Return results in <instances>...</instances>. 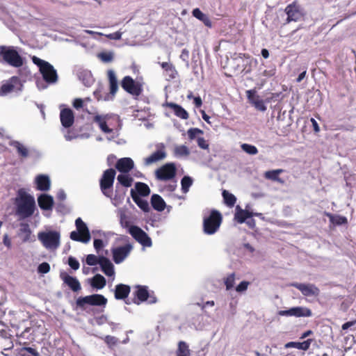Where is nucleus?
<instances>
[{"label": "nucleus", "instance_id": "f257e3e1", "mask_svg": "<svg viewBox=\"0 0 356 356\" xmlns=\"http://www.w3.org/2000/svg\"><path fill=\"white\" fill-rule=\"evenodd\" d=\"M16 206V214L21 218L31 217L35 209V202L34 197L29 194L24 189L18 191L15 200Z\"/></svg>", "mask_w": 356, "mask_h": 356}, {"label": "nucleus", "instance_id": "f03ea898", "mask_svg": "<svg viewBox=\"0 0 356 356\" xmlns=\"http://www.w3.org/2000/svg\"><path fill=\"white\" fill-rule=\"evenodd\" d=\"M0 62L12 67H19L23 65V58L13 46H0Z\"/></svg>", "mask_w": 356, "mask_h": 356}, {"label": "nucleus", "instance_id": "7ed1b4c3", "mask_svg": "<svg viewBox=\"0 0 356 356\" xmlns=\"http://www.w3.org/2000/svg\"><path fill=\"white\" fill-rule=\"evenodd\" d=\"M222 221V216L220 211L211 210L209 216L203 218V232L208 235L216 233Z\"/></svg>", "mask_w": 356, "mask_h": 356}, {"label": "nucleus", "instance_id": "20e7f679", "mask_svg": "<svg viewBox=\"0 0 356 356\" xmlns=\"http://www.w3.org/2000/svg\"><path fill=\"white\" fill-rule=\"evenodd\" d=\"M34 64H35L40 70L44 80L49 83H54L58 80L56 70L47 61L42 60L35 56L31 58Z\"/></svg>", "mask_w": 356, "mask_h": 356}, {"label": "nucleus", "instance_id": "39448f33", "mask_svg": "<svg viewBox=\"0 0 356 356\" xmlns=\"http://www.w3.org/2000/svg\"><path fill=\"white\" fill-rule=\"evenodd\" d=\"M107 299L101 294H92L84 297H79L76 300V309L86 310L87 305L105 306Z\"/></svg>", "mask_w": 356, "mask_h": 356}, {"label": "nucleus", "instance_id": "423d86ee", "mask_svg": "<svg viewBox=\"0 0 356 356\" xmlns=\"http://www.w3.org/2000/svg\"><path fill=\"white\" fill-rule=\"evenodd\" d=\"M76 231H72L70 233V238L74 241H79L86 243L90 240V234L86 224L81 218L75 220Z\"/></svg>", "mask_w": 356, "mask_h": 356}, {"label": "nucleus", "instance_id": "0eeeda50", "mask_svg": "<svg viewBox=\"0 0 356 356\" xmlns=\"http://www.w3.org/2000/svg\"><path fill=\"white\" fill-rule=\"evenodd\" d=\"M38 239L47 249L56 250L60 245V233L56 231L41 232L38 234Z\"/></svg>", "mask_w": 356, "mask_h": 356}, {"label": "nucleus", "instance_id": "6e6552de", "mask_svg": "<svg viewBox=\"0 0 356 356\" xmlns=\"http://www.w3.org/2000/svg\"><path fill=\"white\" fill-rule=\"evenodd\" d=\"M116 172L113 168L106 170L99 181L102 192L106 197H110L112 194L111 189L113 187Z\"/></svg>", "mask_w": 356, "mask_h": 356}, {"label": "nucleus", "instance_id": "1a4fd4ad", "mask_svg": "<svg viewBox=\"0 0 356 356\" xmlns=\"http://www.w3.org/2000/svg\"><path fill=\"white\" fill-rule=\"evenodd\" d=\"M177 169L174 163H167L159 168L155 171L156 179L160 181H168L176 176Z\"/></svg>", "mask_w": 356, "mask_h": 356}, {"label": "nucleus", "instance_id": "9d476101", "mask_svg": "<svg viewBox=\"0 0 356 356\" xmlns=\"http://www.w3.org/2000/svg\"><path fill=\"white\" fill-rule=\"evenodd\" d=\"M121 86L129 94L138 97L143 92V86L136 82L130 76H124L121 81Z\"/></svg>", "mask_w": 356, "mask_h": 356}, {"label": "nucleus", "instance_id": "9b49d317", "mask_svg": "<svg viewBox=\"0 0 356 356\" xmlns=\"http://www.w3.org/2000/svg\"><path fill=\"white\" fill-rule=\"evenodd\" d=\"M129 233L131 236L143 247H151L152 241L147 234L136 225H131L129 228Z\"/></svg>", "mask_w": 356, "mask_h": 356}, {"label": "nucleus", "instance_id": "f8f14e48", "mask_svg": "<svg viewBox=\"0 0 356 356\" xmlns=\"http://www.w3.org/2000/svg\"><path fill=\"white\" fill-rule=\"evenodd\" d=\"M167 156L165 147L163 144L156 146V149L152 152L149 156L143 159V163L146 166L151 165L154 163L159 162L165 159Z\"/></svg>", "mask_w": 356, "mask_h": 356}, {"label": "nucleus", "instance_id": "ddd939ff", "mask_svg": "<svg viewBox=\"0 0 356 356\" xmlns=\"http://www.w3.org/2000/svg\"><path fill=\"white\" fill-rule=\"evenodd\" d=\"M136 290L134 292V298L132 300V302L136 305H140L142 302L148 300L149 298H151L149 300L150 303L156 302V298L151 297L149 296L148 288L146 286L137 285L136 286Z\"/></svg>", "mask_w": 356, "mask_h": 356}, {"label": "nucleus", "instance_id": "4468645a", "mask_svg": "<svg viewBox=\"0 0 356 356\" xmlns=\"http://www.w3.org/2000/svg\"><path fill=\"white\" fill-rule=\"evenodd\" d=\"M287 15L286 22H298L303 17V13L300 6L296 2L289 4L284 10Z\"/></svg>", "mask_w": 356, "mask_h": 356}, {"label": "nucleus", "instance_id": "2eb2a0df", "mask_svg": "<svg viewBox=\"0 0 356 356\" xmlns=\"http://www.w3.org/2000/svg\"><path fill=\"white\" fill-rule=\"evenodd\" d=\"M292 286L298 289L303 296H318L320 293L319 289L313 284H303V283H292Z\"/></svg>", "mask_w": 356, "mask_h": 356}, {"label": "nucleus", "instance_id": "dca6fc26", "mask_svg": "<svg viewBox=\"0 0 356 356\" xmlns=\"http://www.w3.org/2000/svg\"><path fill=\"white\" fill-rule=\"evenodd\" d=\"M132 245L129 243L124 246L118 247L113 249V259L115 264H120L129 254L132 250Z\"/></svg>", "mask_w": 356, "mask_h": 356}, {"label": "nucleus", "instance_id": "f3484780", "mask_svg": "<svg viewBox=\"0 0 356 356\" xmlns=\"http://www.w3.org/2000/svg\"><path fill=\"white\" fill-rule=\"evenodd\" d=\"M60 120L61 124L65 128L71 127L74 122V114L71 108H65L60 112Z\"/></svg>", "mask_w": 356, "mask_h": 356}, {"label": "nucleus", "instance_id": "a211bd4d", "mask_svg": "<svg viewBox=\"0 0 356 356\" xmlns=\"http://www.w3.org/2000/svg\"><path fill=\"white\" fill-rule=\"evenodd\" d=\"M60 278L72 291L78 292L81 289V284L76 277L69 275L67 273H61Z\"/></svg>", "mask_w": 356, "mask_h": 356}, {"label": "nucleus", "instance_id": "6ab92c4d", "mask_svg": "<svg viewBox=\"0 0 356 356\" xmlns=\"http://www.w3.org/2000/svg\"><path fill=\"white\" fill-rule=\"evenodd\" d=\"M134 166V163L131 158L124 157L118 160L115 168L122 173H127L130 172Z\"/></svg>", "mask_w": 356, "mask_h": 356}, {"label": "nucleus", "instance_id": "aec40b11", "mask_svg": "<svg viewBox=\"0 0 356 356\" xmlns=\"http://www.w3.org/2000/svg\"><path fill=\"white\" fill-rule=\"evenodd\" d=\"M131 291V287L124 284H118L115 286L114 296L117 300H124L127 298Z\"/></svg>", "mask_w": 356, "mask_h": 356}, {"label": "nucleus", "instance_id": "412c9836", "mask_svg": "<svg viewBox=\"0 0 356 356\" xmlns=\"http://www.w3.org/2000/svg\"><path fill=\"white\" fill-rule=\"evenodd\" d=\"M38 203L42 210H51L54 206L53 197L47 194H42L38 198Z\"/></svg>", "mask_w": 356, "mask_h": 356}, {"label": "nucleus", "instance_id": "4be33fe9", "mask_svg": "<svg viewBox=\"0 0 356 356\" xmlns=\"http://www.w3.org/2000/svg\"><path fill=\"white\" fill-rule=\"evenodd\" d=\"M259 215L260 213H254L247 210L242 209L239 206H237L234 218L238 223H243L248 218Z\"/></svg>", "mask_w": 356, "mask_h": 356}, {"label": "nucleus", "instance_id": "5701e85b", "mask_svg": "<svg viewBox=\"0 0 356 356\" xmlns=\"http://www.w3.org/2000/svg\"><path fill=\"white\" fill-rule=\"evenodd\" d=\"M159 64L165 71V75L168 77V81L175 79L177 77L178 72L174 65L168 62H163Z\"/></svg>", "mask_w": 356, "mask_h": 356}, {"label": "nucleus", "instance_id": "b1692460", "mask_svg": "<svg viewBox=\"0 0 356 356\" xmlns=\"http://www.w3.org/2000/svg\"><path fill=\"white\" fill-rule=\"evenodd\" d=\"M166 106L174 111L177 117L183 120H187L189 118L188 112L180 105L173 102H167Z\"/></svg>", "mask_w": 356, "mask_h": 356}, {"label": "nucleus", "instance_id": "393cba45", "mask_svg": "<svg viewBox=\"0 0 356 356\" xmlns=\"http://www.w3.org/2000/svg\"><path fill=\"white\" fill-rule=\"evenodd\" d=\"M99 265L102 270L106 275L112 276L114 275V266L107 257L101 256Z\"/></svg>", "mask_w": 356, "mask_h": 356}, {"label": "nucleus", "instance_id": "a878e982", "mask_svg": "<svg viewBox=\"0 0 356 356\" xmlns=\"http://www.w3.org/2000/svg\"><path fill=\"white\" fill-rule=\"evenodd\" d=\"M37 188L41 191H47L50 188L51 182L49 177L44 175H40L35 179Z\"/></svg>", "mask_w": 356, "mask_h": 356}, {"label": "nucleus", "instance_id": "bb28decb", "mask_svg": "<svg viewBox=\"0 0 356 356\" xmlns=\"http://www.w3.org/2000/svg\"><path fill=\"white\" fill-rule=\"evenodd\" d=\"M131 196L134 202L138 205V207L143 210L144 212H148L149 211V203L147 200L142 199L134 189L131 190Z\"/></svg>", "mask_w": 356, "mask_h": 356}, {"label": "nucleus", "instance_id": "cd10ccee", "mask_svg": "<svg viewBox=\"0 0 356 356\" xmlns=\"http://www.w3.org/2000/svg\"><path fill=\"white\" fill-rule=\"evenodd\" d=\"M108 79L109 82L110 93L115 96L118 90V83L115 72L112 70L107 72Z\"/></svg>", "mask_w": 356, "mask_h": 356}, {"label": "nucleus", "instance_id": "c85d7f7f", "mask_svg": "<svg viewBox=\"0 0 356 356\" xmlns=\"http://www.w3.org/2000/svg\"><path fill=\"white\" fill-rule=\"evenodd\" d=\"M193 16L201 21L206 26L209 28L212 27V22L209 17L203 13L200 8H195L192 11Z\"/></svg>", "mask_w": 356, "mask_h": 356}, {"label": "nucleus", "instance_id": "c756f323", "mask_svg": "<svg viewBox=\"0 0 356 356\" xmlns=\"http://www.w3.org/2000/svg\"><path fill=\"white\" fill-rule=\"evenodd\" d=\"M151 204L154 209L158 211H163L166 207L163 199L157 194L152 195L151 197Z\"/></svg>", "mask_w": 356, "mask_h": 356}, {"label": "nucleus", "instance_id": "7c9ffc66", "mask_svg": "<svg viewBox=\"0 0 356 356\" xmlns=\"http://www.w3.org/2000/svg\"><path fill=\"white\" fill-rule=\"evenodd\" d=\"M31 230L29 225L27 223H21L19 229V236L22 238V242L26 243L31 240Z\"/></svg>", "mask_w": 356, "mask_h": 356}, {"label": "nucleus", "instance_id": "2f4dec72", "mask_svg": "<svg viewBox=\"0 0 356 356\" xmlns=\"http://www.w3.org/2000/svg\"><path fill=\"white\" fill-rule=\"evenodd\" d=\"M19 81V79L17 76H13L10 81L3 83L0 89V95H5L9 92L13 91L15 88V83H17Z\"/></svg>", "mask_w": 356, "mask_h": 356}, {"label": "nucleus", "instance_id": "473e14b6", "mask_svg": "<svg viewBox=\"0 0 356 356\" xmlns=\"http://www.w3.org/2000/svg\"><path fill=\"white\" fill-rule=\"evenodd\" d=\"M292 316L309 317L312 315L310 309L305 307H295L291 308Z\"/></svg>", "mask_w": 356, "mask_h": 356}, {"label": "nucleus", "instance_id": "72a5a7b5", "mask_svg": "<svg viewBox=\"0 0 356 356\" xmlns=\"http://www.w3.org/2000/svg\"><path fill=\"white\" fill-rule=\"evenodd\" d=\"M93 122L98 124L99 129L106 134H110L112 132V129H110L106 123V117L100 115H95Z\"/></svg>", "mask_w": 356, "mask_h": 356}, {"label": "nucleus", "instance_id": "f704fd0d", "mask_svg": "<svg viewBox=\"0 0 356 356\" xmlns=\"http://www.w3.org/2000/svg\"><path fill=\"white\" fill-rule=\"evenodd\" d=\"M311 342L312 339H307L302 342L291 341L286 343L284 346L286 348H295L298 350H307L309 349Z\"/></svg>", "mask_w": 356, "mask_h": 356}, {"label": "nucleus", "instance_id": "c9c22d12", "mask_svg": "<svg viewBox=\"0 0 356 356\" xmlns=\"http://www.w3.org/2000/svg\"><path fill=\"white\" fill-rule=\"evenodd\" d=\"M325 215L329 218L330 222L335 225H341L348 223V220L345 216L333 215L330 213H326Z\"/></svg>", "mask_w": 356, "mask_h": 356}, {"label": "nucleus", "instance_id": "e433bc0d", "mask_svg": "<svg viewBox=\"0 0 356 356\" xmlns=\"http://www.w3.org/2000/svg\"><path fill=\"white\" fill-rule=\"evenodd\" d=\"M106 284V279L104 276L100 274L95 275L91 281V286L93 288H96L97 289H101L105 286Z\"/></svg>", "mask_w": 356, "mask_h": 356}, {"label": "nucleus", "instance_id": "4c0bfd02", "mask_svg": "<svg viewBox=\"0 0 356 356\" xmlns=\"http://www.w3.org/2000/svg\"><path fill=\"white\" fill-rule=\"evenodd\" d=\"M176 356H191V350L185 341H179L175 352Z\"/></svg>", "mask_w": 356, "mask_h": 356}, {"label": "nucleus", "instance_id": "58836bf2", "mask_svg": "<svg viewBox=\"0 0 356 356\" xmlns=\"http://www.w3.org/2000/svg\"><path fill=\"white\" fill-rule=\"evenodd\" d=\"M283 172L282 169L269 170L265 172L264 176L268 179L282 183L283 181L279 177V175Z\"/></svg>", "mask_w": 356, "mask_h": 356}, {"label": "nucleus", "instance_id": "ea45409f", "mask_svg": "<svg viewBox=\"0 0 356 356\" xmlns=\"http://www.w3.org/2000/svg\"><path fill=\"white\" fill-rule=\"evenodd\" d=\"M10 145L16 148L18 154L23 158H26L29 156L28 149L21 144L19 141H13L10 143Z\"/></svg>", "mask_w": 356, "mask_h": 356}, {"label": "nucleus", "instance_id": "a19ab883", "mask_svg": "<svg viewBox=\"0 0 356 356\" xmlns=\"http://www.w3.org/2000/svg\"><path fill=\"white\" fill-rule=\"evenodd\" d=\"M222 195L224 200V202L227 206L229 207H232L234 206L236 202V198L233 194L230 193L226 190H224L222 191Z\"/></svg>", "mask_w": 356, "mask_h": 356}, {"label": "nucleus", "instance_id": "79ce46f5", "mask_svg": "<svg viewBox=\"0 0 356 356\" xmlns=\"http://www.w3.org/2000/svg\"><path fill=\"white\" fill-rule=\"evenodd\" d=\"M136 190L138 195L143 197L147 196L150 193V188L147 184L143 182H138L136 184Z\"/></svg>", "mask_w": 356, "mask_h": 356}, {"label": "nucleus", "instance_id": "37998d69", "mask_svg": "<svg viewBox=\"0 0 356 356\" xmlns=\"http://www.w3.org/2000/svg\"><path fill=\"white\" fill-rule=\"evenodd\" d=\"M19 354L20 356H39L40 354L38 350L31 347H23L19 351Z\"/></svg>", "mask_w": 356, "mask_h": 356}, {"label": "nucleus", "instance_id": "c03bdc74", "mask_svg": "<svg viewBox=\"0 0 356 356\" xmlns=\"http://www.w3.org/2000/svg\"><path fill=\"white\" fill-rule=\"evenodd\" d=\"M193 179L189 176H184L181 180V191L186 193L193 184Z\"/></svg>", "mask_w": 356, "mask_h": 356}, {"label": "nucleus", "instance_id": "a18cd8bd", "mask_svg": "<svg viewBox=\"0 0 356 356\" xmlns=\"http://www.w3.org/2000/svg\"><path fill=\"white\" fill-rule=\"evenodd\" d=\"M251 104L254 106L257 111H259L264 112L267 109L264 101L260 99L259 96H257L256 99L252 101Z\"/></svg>", "mask_w": 356, "mask_h": 356}, {"label": "nucleus", "instance_id": "49530a36", "mask_svg": "<svg viewBox=\"0 0 356 356\" xmlns=\"http://www.w3.org/2000/svg\"><path fill=\"white\" fill-rule=\"evenodd\" d=\"M117 179L119 183L125 187H130L133 182V179L127 175H119Z\"/></svg>", "mask_w": 356, "mask_h": 356}, {"label": "nucleus", "instance_id": "de8ad7c7", "mask_svg": "<svg viewBox=\"0 0 356 356\" xmlns=\"http://www.w3.org/2000/svg\"><path fill=\"white\" fill-rule=\"evenodd\" d=\"M175 154L179 156H186L190 154L188 148L185 145H179L175 148Z\"/></svg>", "mask_w": 356, "mask_h": 356}, {"label": "nucleus", "instance_id": "09e8293b", "mask_svg": "<svg viewBox=\"0 0 356 356\" xmlns=\"http://www.w3.org/2000/svg\"><path fill=\"white\" fill-rule=\"evenodd\" d=\"M241 149L250 155H255L258 153L257 148L252 145L243 143L241 145Z\"/></svg>", "mask_w": 356, "mask_h": 356}, {"label": "nucleus", "instance_id": "8fccbe9b", "mask_svg": "<svg viewBox=\"0 0 356 356\" xmlns=\"http://www.w3.org/2000/svg\"><path fill=\"white\" fill-rule=\"evenodd\" d=\"M104 341L110 348H112L113 346H116L119 342L118 338L111 335H106L104 338Z\"/></svg>", "mask_w": 356, "mask_h": 356}, {"label": "nucleus", "instance_id": "3c124183", "mask_svg": "<svg viewBox=\"0 0 356 356\" xmlns=\"http://www.w3.org/2000/svg\"><path fill=\"white\" fill-rule=\"evenodd\" d=\"M86 262L89 266H95L100 263V257H97L95 254H88L86 257Z\"/></svg>", "mask_w": 356, "mask_h": 356}, {"label": "nucleus", "instance_id": "603ef678", "mask_svg": "<svg viewBox=\"0 0 356 356\" xmlns=\"http://www.w3.org/2000/svg\"><path fill=\"white\" fill-rule=\"evenodd\" d=\"M235 281V273L229 274L225 280V284L227 290H230L234 284Z\"/></svg>", "mask_w": 356, "mask_h": 356}, {"label": "nucleus", "instance_id": "864d4df0", "mask_svg": "<svg viewBox=\"0 0 356 356\" xmlns=\"http://www.w3.org/2000/svg\"><path fill=\"white\" fill-rule=\"evenodd\" d=\"M187 134L189 139L193 140L197 134H202L203 131L198 128H191L188 130Z\"/></svg>", "mask_w": 356, "mask_h": 356}, {"label": "nucleus", "instance_id": "5fc2aeb1", "mask_svg": "<svg viewBox=\"0 0 356 356\" xmlns=\"http://www.w3.org/2000/svg\"><path fill=\"white\" fill-rule=\"evenodd\" d=\"M99 58L105 63L111 62L113 59V54L111 52H102L99 54Z\"/></svg>", "mask_w": 356, "mask_h": 356}, {"label": "nucleus", "instance_id": "6e6d98bb", "mask_svg": "<svg viewBox=\"0 0 356 356\" xmlns=\"http://www.w3.org/2000/svg\"><path fill=\"white\" fill-rule=\"evenodd\" d=\"M49 270H50V266L47 262H43V263L40 264L38 267V271L40 273L45 274V273H49Z\"/></svg>", "mask_w": 356, "mask_h": 356}, {"label": "nucleus", "instance_id": "4d7b16f0", "mask_svg": "<svg viewBox=\"0 0 356 356\" xmlns=\"http://www.w3.org/2000/svg\"><path fill=\"white\" fill-rule=\"evenodd\" d=\"M68 264L73 270H78L79 268V262L73 257L68 258Z\"/></svg>", "mask_w": 356, "mask_h": 356}, {"label": "nucleus", "instance_id": "13d9d810", "mask_svg": "<svg viewBox=\"0 0 356 356\" xmlns=\"http://www.w3.org/2000/svg\"><path fill=\"white\" fill-rule=\"evenodd\" d=\"M250 282L248 281H242L236 287V291L237 292L241 293L247 290Z\"/></svg>", "mask_w": 356, "mask_h": 356}, {"label": "nucleus", "instance_id": "bf43d9fd", "mask_svg": "<svg viewBox=\"0 0 356 356\" xmlns=\"http://www.w3.org/2000/svg\"><path fill=\"white\" fill-rule=\"evenodd\" d=\"M72 105L76 110L82 108L84 106V100L81 98H76L73 101Z\"/></svg>", "mask_w": 356, "mask_h": 356}, {"label": "nucleus", "instance_id": "052dcab7", "mask_svg": "<svg viewBox=\"0 0 356 356\" xmlns=\"http://www.w3.org/2000/svg\"><path fill=\"white\" fill-rule=\"evenodd\" d=\"M104 247L103 241L102 239L94 240V248L99 252Z\"/></svg>", "mask_w": 356, "mask_h": 356}, {"label": "nucleus", "instance_id": "680f3d73", "mask_svg": "<svg viewBox=\"0 0 356 356\" xmlns=\"http://www.w3.org/2000/svg\"><path fill=\"white\" fill-rule=\"evenodd\" d=\"M197 145L200 147L206 149H208L209 145L207 144V141L204 140V138L200 137L197 140Z\"/></svg>", "mask_w": 356, "mask_h": 356}, {"label": "nucleus", "instance_id": "e2e57ef3", "mask_svg": "<svg viewBox=\"0 0 356 356\" xmlns=\"http://www.w3.org/2000/svg\"><path fill=\"white\" fill-rule=\"evenodd\" d=\"M3 243L8 249H10L12 247L11 239L7 234L3 235Z\"/></svg>", "mask_w": 356, "mask_h": 356}, {"label": "nucleus", "instance_id": "0e129e2a", "mask_svg": "<svg viewBox=\"0 0 356 356\" xmlns=\"http://www.w3.org/2000/svg\"><path fill=\"white\" fill-rule=\"evenodd\" d=\"M247 97L250 102L252 103V101L256 99V91L254 90H249L246 91Z\"/></svg>", "mask_w": 356, "mask_h": 356}, {"label": "nucleus", "instance_id": "69168bd1", "mask_svg": "<svg viewBox=\"0 0 356 356\" xmlns=\"http://www.w3.org/2000/svg\"><path fill=\"white\" fill-rule=\"evenodd\" d=\"M5 342L7 343L3 346L4 351H10L13 348V342L11 340H6Z\"/></svg>", "mask_w": 356, "mask_h": 356}, {"label": "nucleus", "instance_id": "338daca9", "mask_svg": "<svg viewBox=\"0 0 356 356\" xmlns=\"http://www.w3.org/2000/svg\"><path fill=\"white\" fill-rule=\"evenodd\" d=\"M278 315L282 316H292L291 308L287 310H280Z\"/></svg>", "mask_w": 356, "mask_h": 356}, {"label": "nucleus", "instance_id": "774afa93", "mask_svg": "<svg viewBox=\"0 0 356 356\" xmlns=\"http://www.w3.org/2000/svg\"><path fill=\"white\" fill-rule=\"evenodd\" d=\"M193 103L196 108H200L202 105V100L200 96L194 97Z\"/></svg>", "mask_w": 356, "mask_h": 356}]
</instances>
